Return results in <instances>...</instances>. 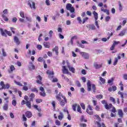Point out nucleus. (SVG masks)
Masks as SVG:
<instances>
[{"label": "nucleus", "mask_w": 127, "mask_h": 127, "mask_svg": "<svg viewBox=\"0 0 127 127\" xmlns=\"http://www.w3.org/2000/svg\"><path fill=\"white\" fill-rule=\"evenodd\" d=\"M120 59H121L120 56H118V57L115 58V61L114 62V63H113V65L114 66H116V65H117V64L119 60H120Z\"/></svg>", "instance_id": "obj_23"}, {"label": "nucleus", "mask_w": 127, "mask_h": 127, "mask_svg": "<svg viewBox=\"0 0 127 127\" xmlns=\"http://www.w3.org/2000/svg\"><path fill=\"white\" fill-rule=\"evenodd\" d=\"M12 22H14V23H15V22H16V21H17V18H16V17H13L12 19Z\"/></svg>", "instance_id": "obj_55"}, {"label": "nucleus", "mask_w": 127, "mask_h": 127, "mask_svg": "<svg viewBox=\"0 0 127 127\" xmlns=\"http://www.w3.org/2000/svg\"><path fill=\"white\" fill-rule=\"evenodd\" d=\"M34 109H36L38 112H41V109L38 108V105H35L33 106Z\"/></svg>", "instance_id": "obj_36"}, {"label": "nucleus", "mask_w": 127, "mask_h": 127, "mask_svg": "<svg viewBox=\"0 0 127 127\" xmlns=\"http://www.w3.org/2000/svg\"><path fill=\"white\" fill-rule=\"evenodd\" d=\"M26 106L29 109L31 108V102L30 101H27L26 102Z\"/></svg>", "instance_id": "obj_30"}, {"label": "nucleus", "mask_w": 127, "mask_h": 127, "mask_svg": "<svg viewBox=\"0 0 127 127\" xmlns=\"http://www.w3.org/2000/svg\"><path fill=\"white\" fill-rule=\"evenodd\" d=\"M114 77L111 78L110 79L108 80V83L111 84L114 82Z\"/></svg>", "instance_id": "obj_44"}, {"label": "nucleus", "mask_w": 127, "mask_h": 127, "mask_svg": "<svg viewBox=\"0 0 127 127\" xmlns=\"http://www.w3.org/2000/svg\"><path fill=\"white\" fill-rule=\"evenodd\" d=\"M86 112L87 113V114H89V115H93V107H92L91 105L88 106V108L86 109Z\"/></svg>", "instance_id": "obj_8"}, {"label": "nucleus", "mask_w": 127, "mask_h": 127, "mask_svg": "<svg viewBox=\"0 0 127 127\" xmlns=\"http://www.w3.org/2000/svg\"><path fill=\"white\" fill-rule=\"evenodd\" d=\"M119 10L120 11H122L123 10V5L122 4V3L121 1L119 2Z\"/></svg>", "instance_id": "obj_37"}, {"label": "nucleus", "mask_w": 127, "mask_h": 127, "mask_svg": "<svg viewBox=\"0 0 127 127\" xmlns=\"http://www.w3.org/2000/svg\"><path fill=\"white\" fill-rule=\"evenodd\" d=\"M28 68L29 70H34L35 69V65L33 64V63H30L29 64Z\"/></svg>", "instance_id": "obj_15"}, {"label": "nucleus", "mask_w": 127, "mask_h": 127, "mask_svg": "<svg viewBox=\"0 0 127 127\" xmlns=\"http://www.w3.org/2000/svg\"><path fill=\"white\" fill-rule=\"evenodd\" d=\"M94 67L95 68V69H100V68H102L103 66V64H100L94 63L93 64Z\"/></svg>", "instance_id": "obj_17"}, {"label": "nucleus", "mask_w": 127, "mask_h": 127, "mask_svg": "<svg viewBox=\"0 0 127 127\" xmlns=\"http://www.w3.org/2000/svg\"><path fill=\"white\" fill-rule=\"evenodd\" d=\"M110 101H111V102H113V104H116V100L115 99V98L111 97L110 98Z\"/></svg>", "instance_id": "obj_46"}, {"label": "nucleus", "mask_w": 127, "mask_h": 127, "mask_svg": "<svg viewBox=\"0 0 127 127\" xmlns=\"http://www.w3.org/2000/svg\"><path fill=\"white\" fill-rule=\"evenodd\" d=\"M46 4H47V5H50V0H46Z\"/></svg>", "instance_id": "obj_61"}, {"label": "nucleus", "mask_w": 127, "mask_h": 127, "mask_svg": "<svg viewBox=\"0 0 127 127\" xmlns=\"http://www.w3.org/2000/svg\"><path fill=\"white\" fill-rule=\"evenodd\" d=\"M101 103L102 104H103V105H104V106L105 105H107L108 104V102H107V101L106 100H102L101 101Z\"/></svg>", "instance_id": "obj_59"}, {"label": "nucleus", "mask_w": 127, "mask_h": 127, "mask_svg": "<svg viewBox=\"0 0 127 127\" xmlns=\"http://www.w3.org/2000/svg\"><path fill=\"white\" fill-rule=\"evenodd\" d=\"M78 106V104H74L72 105V109L74 111V112H76V108Z\"/></svg>", "instance_id": "obj_39"}, {"label": "nucleus", "mask_w": 127, "mask_h": 127, "mask_svg": "<svg viewBox=\"0 0 127 127\" xmlns=\"http://www.w3.org/2000/svg\"><path fill=\"white\" fill-rule=\"evenodd\" d=\"M80 106L82 109H83V110H85V104H84V103H80Z\"/></svg>", "instance_id": "obj_60"}, {"label": "nucleus", "mask_w": 127, "mask_h": 127, "mask_svg": "<svg viewBox=\"0 0 127 127\" xmlns=\"http://www.w3.org/2000/svg\"><path fill=\"white\" fill-rule=\"evenodd\" d=\"M14 42L17 45H19L20 44V41H19V39H18V37L16 36L14 37Z\"/></svg>", "instance_id": "obj_16"}, {"label": "nucleus", "mask_w": 127, "mask_h": 127, "mask_svg": "<svg viewBox=\"0 0 127 127\" xmlns=\"http://www.w3.org/2000/svg\"><path fill=\"white\" fill-rule=\"evenodd\" d=\"M103 95L99 94L96 96V99H103Z\"/></svg>", "instance_id": "obj_43"}, {"label": "nucleus", "mask_w": 127, "mask_h": 127, "mask_svg": "<svg viewBox=\"0 0 127 127\" xmlns=\"http://www.w3.org/2000/svg\"><path fill=\"white\" fill-rule=\"evenodd\" d=\"M77 38V37L76 36H74V37H72L71 38V40H70V43H71V45H73V39H75Z\"/></svg>", "instance_id": "obj_49"}, {"label": "nucleus", "mask_w": 127, "mask_h": 127, "mask_svg": "<svg viewBox=\"0 0 127 127\" xmlns=\"http://www.w3.org/2000/svg\"><path fill=\"white\" fill-rule=\"evenodd\" d=\"M14 70H15V68H14V66H13V65H12L10 67V70L8 69V72L9 73H12V72L14 71Z\"/></svg>", "instance_id": "obj_24"}, {"label": "nucleus", "mask_w": 127, "mask_h": 127, "mask_svg": "<svg viewBox=\"0 0 127 127\" xmlns=\"http://www.w3.org/2000/svg\"><path fill=\"white\" fill-rule=\"evenodd\" d=\"M93 14L95 18V24L96 26L97 27V28L99 29L100 28V26H99V23L98 22V13L96 12V11H94L93 12Z\"/></svg>", "instance_id": "obj_3"}, {"label": "nucleus", "mask_w": 127, "mask_h": 127, "mask_svg": "<svg viewBox=\"0 0 127 127\" xmlns=\"http://www.w3.org/2000/svg\"><path fill=\"white\" fill-rule=\"evenodd\" d=\"M110 19H111V17H110L109 16H107L105 17V21H106V22H108V21H109Z\"/></svg>", "instance_id": "obj_52"}, {"label": "nucleus", "mask_w": 127, "mask_h": 127, "mask_svg": "<svg viewBox=\"0 0 127 127\" xmlns=\"http://www.w3.org/2000/svg\"><path fill=\"white\" fill-rule=\"evenodd\" d=\"M64 118V115L63 114V113L60 112V115L58 116L59 120L60 121H62Z\"/></svg>", "instance_id": "obj_28"}, {"label": "nucleus", "mask_w": 127, "mask_h": 127, "mask_svg": "<svg viewBox=\"0 0 127 127\" xmlns=\"http://www.w3.org/2000/svg\"><path fill=\"white\" fill-rule=\"evenodd\" d=\"M3 110H4V111H7V110H8V104L5 103L3 106Z\"/></svg>", "instance_id": "obj_31"}, {"label": "nucleus", "mask_w": 127, "mask_h": 127, "mask_svg": "<svg viewBox=\"0 0 127 127\" xmlns=\"http://www.w3.org/2000/svg\"><path fill=\"white\" fill-rule=\"evenodd\" d=\"M112 107L113 105L112 104H110L109 105L107 104L104 105V108L106 110H110Z\"/></svg>", "instance_id": "obj_22"}, {"label": "nucleus", "mask_w": 127, "mask_h": 127, "mask_svg": "<svg viewBox=\"0 0 127 127\" xmlns=\"http://www.w3.org/2000/svg\"><path fill=\"white\" fill-rule=\"evenodd\" d=\"M47 74L49 75V78H53V75H54V71L47 70Z\"/></svg>", "instance_id": "obj_14"}, {"label": "nucleus", "mask_w": 127, "mask_h": 127, "mask_svg": "<svg viewBox=\"0 0 127 127\" xmlns=\"http://www.w3.org/2000/svg\"><path fill=\"white\" fill-rule=\"evenodd\" d=\"M77 111L78 112V113L82 114V111H81V107H80V105L79 104H78L77 107Z\"/></svg>", "instance_id": "obj_34"}, {"label": "nucleus", "mask_w": 127, "mask_h": 127, "mask_svg": "<svg viewBox=\"0 0 127 127\" xmlns=\"http://www.w3.org/2000/svg\"><path fill=\"white\" fill-rule=\"evenodd\" d=\"M25 116L27 118H31V117H32V113L30 111H27L25 113Z\"/></svg>", "instance_id": "obj_25"}, {"label": "nucleus", "mask_w": 127, "mask_h": 127, "mask_svg": "<svg viewBox=\"0 0 127 127\" xmlns=\"http://www.w3.org/2000/svg\"><path fill=\"white\" fill-rule=\"evenodd\" d=\"M63 100H59L60 101V104L61 106L62 107H64V106H65V104L67 103V100H66V98L64 96H63Z\"/></svg>", "instance_id": "obj_7"}, {"label": "nucleus", "mask_w": 127, "mask_h": 127, "mask_svg": "<svg viewBox=\"0 0 127 127\" xmlns=\"http://www.w3.org/2000/svg\"><path fill=\"white\" fill-rule=\"evenodd\" d=\"M23 90L24 91H28V87H27V86H23Z\"/></svg>", "instance_id": "obj_63"}, {"label": "nucleus", "mask_w": 127, "mask_h": 127, "mask_svg": "<svg viewBox=\"0 0 127 127\" xmlns=\"http://www.w3.org/2000/svg\"><path fill=\"white\" fill-rule=\"evenodd\" d=\"M0 31L2 36H4L5 37H6L7 36L6 34H7V35H9V36H11L12 35L11 32H10V31H8L5 29L3 30L2 28H0Z\"/></svg>", "instance_id": "obj_1"}, {"label": "nucleus", "mask_w": 127, "mask_h": 127, "mask_svg": "<svg viewBox=\"0 0 127 127\" xmlns=\"http://www.w3.org/2000/svg\"><path fill=\"white\" fill-rule=\"evenodd\" d=\"M80 55L84 58V59H89V54L85 52H80Z\"/></svg>", "instance_id": "obj_9"}, {"label": "nucleus", "mask_w": 127, "mask_h": 127, "mask_svg": "<svg viewBox=\"0 0 127 127\" xmlns=\"http://www.w3.org/2000/svg\"><path fill=\"white\" fill-rule=\"evenodd\" d=\"M28 5H29L30 7L33 9V10H35L36 9V7H35V2L32 0H29L28 2Z\"/></svg>", "instance_id": "obj_4"}, {"label": "nucleus", "mask_w": 127, "mask_h": 127, "mask_svg": "<svg viewBox=\"0 0 127 127\" xmlns=\"http://www.w3.org/2000/svg\"><path fill=\"white\" fill-rule=\"evenodd\" d=\"M66 63L67 64V67L68 68L70 72H72V73H75V68L73 67H71V65H70V63H69V61H66Z\"/></svg>", "instance_id": "obj_6"}, {"label": "nucleus", "mask_w": 127, "mask_h": 127, "mask_svg": "<svg viewBox=\"0 0 127 127\" xmlns=\"http://www.w3.org/2000/svg\"><path fill=\"white\" fill-rule=\"evenodd\" d=\"M118 94L121 95V97L122 99V103H124V93L119 91Z\"/></svg>", "instance_id": "obj_33"}, {"label": "nucleus", "mask_w": 127, "mask_h": 127, "mask_svg": "<svg viewBox=\"0 0 127 127\" xmlns=\"http://www.w3.org/2000/svg\"><path fill=\"white\" fill-rule=\"evenodd\" d=\"M118 44H120V41H114V43L112 46V47L110 48V50H114L115 49V47L116 46V45H118Z\"/></svg>", "instance_id": "obj_10"}, {"label": "nucleus", "mask_w": 127, "mask_h": 127, "mask_svg": "<svg viewBox=\"0 0 127 127\" xmlns=\"http://www.w3.org/2000/svg\"><path fill=\"white\" fill-rule=\"evenodd\" d=\"M87 91L88 92L91 91V90H92V85H91V81L90 80H88L87 83Z\"/></svg>", "instance_id": "obj_13"}, {"label": "nucleus", "mask_w": 127, "mask_h": 127, "mask_svg": "<svg viewBox=\"0 0 127 127\" xmlns=\"http://www.w3.org/2000/svg\"><path fill=\"white\" fill-rule=\"evenodd\" d=\"M91 87L93 90V92L95 93L96 92V85H95V84H92Z\"/></svg>", "instance_id": "obj_41"}, {"label": "nucleus", "mask_w": 127, "mask_h": 127, "mask_svg": "<svg viewBox=\"0 0 127 127\" xmlns=\"http://www.w3.org/2000/svg\"><path fill=\"white\" fill-rule=\"evenodd\" d=\"M118 115L119 116V118H124V112H123V110L119 109L118 110Z\"/></svg>", "instance_id": "obj_18"}, {"label": "nucleus", "mask_w": 127, "mask_h": 127, "mask_svg": "<svg viewBox=\"0 0 127 127\" xmlns=\"http://www.w3.org/2000/svg\"><path fill=\"white\" fill-rule=\"evenodd\" d=\"M88 19H89V18L88 17H86L85 18H84L83 19V20H82V23L84 24V23L85 22H86V21H87V20H88Z\"/></svg>", "instance_id": "obj_51"}, {"label": "nucleus", "mask_w": 127, "mask_h": 127, "mask_svg": "<svg viewBox=\"0 0 127 127\" xmlns=\"http://www.w3.org/2000/svg\"><path fill=\"white\" fill-rule=\"evenodd\" d=\"M126 33H127V29H124L120 32L119 34V36H125V35H126Z\"/></svg>", "instance_id": "obj_20"}, {"label": "nucleus", "mask_w": 127, "mask_h": 127, "mask_svg": "<svg viewBox=\"0 0 127 127\" xmlns=\"http://www.w3.org/2000/svg\"><path fill=\"white\" fill-rule=\"evenodd\" d=\"M66 8L67 10H69L71 13H75V8L72 6V4L70 3L66 4Z\"/></svg>", "instance_id": "obj_2"}, {"label": "nucleus", "mask_w": 127, "mask_h": 127, "mask_svg": "<svg viewBox=\"0 0 127 127\" xmlns=\"http://www.w3.org/2000/svg\"><path fill=\"white\" fill-rule=\"evenodd\" d=\"M14 82L15 83V84H16L18 86H20L21 87H22V86H23L22 84H21V83L17 82L15 80L14 81Z\"/></svg>", "instance_id": "obj_40"}, {"label": "nucleus", "mask_w": 127, "mask_h": 127, "mask_svg": "<svg viewBox=\"0 0 127 127\" xmlns=\"http://www.w3.org/2000/svg\"><path fill=\"white\" fill-rule=\"evenodd\" d=\"M38 62H43V58L42 57H40L38 59Z\"/></svg>", "instance_id": "obj_57"}, {"label": "nucleus", "mask_w": 127, "mask_h": 127, "mask_svg": "<svg viewBox=\"0 0 127 127\" xmlns=\"http://www.w3.org/2000/svg\"><path fill=\"white\" fill-rule=\"evenodd\" d=\"M20 16L22 18H25V16H24V12L21 11L20 12Z\"/></svg>", "instance_id": "obj_38"}, {"label": "nucleus", "mask_w": 127, "mask_h": 127, "mask_svg": "<svg viewBox=\"0 0 127 127\" xmlns=\"http://www.w3.org/2000/svg\"><path fill=\"white\" fill-rule=\"evenodd\" d=\"M2 55H3V56H4V57H6V53H5L4 52V49H2Z\"/></svg>", "instance_id": "obj_50"}, {"label": "nucleus", "mask_w": 127, "mask_h": 127, "mask_svg": "<svg viewBox=\"0 0 127 127\" xmlns=\"http://www.w3.org/2000/svg\"><path fill=\"white\" fill-rule=\"evenodd\" d=\"M63 69V72L64 74H69V70H68V69H67V67L65 65H63L62 66Z\"/></svg>", "instance_id": "obj_12"}, {"label": "nucleus", "mask_w": 127, "mask_h": 127, "mask_svg": "<svg viewBox=\"0 0 127 127\" xmlns=\"http://www.w3.org/2000/svg\"><path fill=\"white\" fill-rule=\"evenodd\" d=\"M88 28L89 30H95V29H96V27L94 26V24H90L89 25Z\"/></svg>", "instance_id": "obj_27"}, {"label": "nucleus", "mask_w": 127, "mask_h": 127, "mask_svg": "<svg viewBox=\"0 0 127 127\" xmlns=\"http://www.w3.org/2000/svg\"><path fill=\"white\" fill-rule=\"evenodd\" d=\"M76 84L77 87H81V83L78 81H77L76 82Z\"/></svg>", "instance_id": "obj_62"}, {"label": "nucleus", "mask_w": 127, "mask_h": 127, "mask_svg": "<svg viewBox=\"0 0 127 127\" xmlns=\"http://www.w3.org/2000/svg\"><path fill=\"white\" fill-rule=\"evenodd\" d=\"M12 105H13V106H14V107L16 106V100H15V99H13L12 101Z\"/></svg>", "instance_id": "obj_47"}, {"label": "nucleus", "mask_w": 127, "mask_h": 127, "mask_svg": "<svg viewBox=\"0 0 127 127\" xmlns=\"http://www.w3.org/2000/svg\"><path fill=\"white\" fill-rule=\"evenodd\" d=\"M0 85L1 87V88H0V90H5V89H9V84L7 83L5 85V84H4V82L3 81H1L0 83Z\"/></svg>", "instance_id": "obj_5"}, {"label": "nucleus", "mask_w": 127, "mask_h": 127, "mask_svg": "<svg viewBox=\"0 0 127 127\" xmlns=\"http://www.w3.org/2000/svg\"><path fill=\"white\" fill-rule=\"evenodd\" d=\"M61 97L63 98L64 96L62 95V93L61 92H60L59 94H58L56 96V98L58 100V101H60V100H61Z\"/></svg>", "instance_id": "obj_26"}, {"label": "nucleus", "mask_w": 127, "mask_h": 127, "mask_svg": "<svg viewBox=\"0 0 127 127\" xmlns=\"http://www.w3.org/2000/svg\"><path fill=\"white\" fill-rule=\"evenodd\" d=\"M77 46L79 47H81V48H84V46L82 44L80 43L79 42H77Z\"/></svg>", "instance_id": "obj_54"}, {"label": "nucleus", "mask_w": 127, "mask_h": 127, "mask_svg": "<svg viewBox=\"0 0 127 127\" xmlns=\"http://www.w3.org/2000/svg\"><path fill=\"white\" fill-rule=\"evenodd\" d=\"M111 37V36H109L108 37L107 39L106 38H103L101 39L102 41H103L104 42H106V41H107V40H109V39H110V38Z\"/></svg>", "instance_id": "obj_42"}, {"label": "nucleus", "mask_w": 127, "mask_h": 127, "mask_svg": "<svg viewBox=\"0 0 127 127\" xmlns=\"http://www.w3.org/2000/svg\"><path fill=\"white\" fill-rule=\"evenodd\" d=\"M80 121H81V122H84V123L87 122V120H86L84 119V116H81V117L80 118Z\"/></svg>", "instance_id": "obj_53"}, {"label": "nucleus", "mask_w": 127, "mask_h": 127, "mask_svg": "<svg viewBox=\"0 0 127 127\" xmlns=\"http://www.w3.org/2000/svg\"><path fill=\"white\" fill-rule=\"evenodd\" d=\"M31 91L32 92H36V93H38V90H37V89L36 88H32Z\"/></svg>", "instance_id": "obj_56"}, {"label": "nucleus", "mask_w": 127, "mask_h": 127, "mask_svg": "<svg viewBox=\"0 0 127 127\" xmlns=\"http://www.w3.org/2000/svg\"><path fill=\"white\" fill-rule=\"evenodd\" d=\"M42 99H36V102L37 103V104H40V103H42Z\"/></svg>", "instance_id": "obj_45"}, {"label": "nucleus", "mask_w": 127, "mask_h": 127, "mask_svg": "<svg viewBox=\"0 0 127 127\" xmlns=\"http://www.w3.org/2000/svg\"><path fill=\"white\" fill-rule=\"evenodd\" d=\"M35 97V95L34 93H31L30 95L31 101H32V99Z\"/></svg>", "instance_id": "obj_58"}, {"label": "nucleus", "mask_w": 127, "mask_h": 127, "mask_svg": "<svg viewBox=\"0 0 127 127\" xmlns=\"http://www.w3.org/2000/svg\"><path fill=\"white\" fill-rule=\"evenodd\" d=\"M25 18H26V20L29 21V22H32V18H31L30 17L26 16Z\"/></svg>", "instance_id": "obj_35"}, {"label": "nucleus", "mask_w": 127, "mask_h": 127, "mask_svg": "<svg viewBox=\"0 0 127 127\" xmlns=\"http://www.w3.org/2000/svg\"><path fill=\"white\" fill-rule=\"evenodd\" d=\"M123 78H124V80H127V74H124Z\"/></svg>", "instance_id": "obj_64"}, {"label": "nucleus", "mask_w": 127, "mask_h": 127, "mask_svg": "<svg viewBox=\"0 0 127 127\" xmlns=\"http://www.w3.org/2000/svg\"><path fill=\"white\" fill-rule=\"evenodd\" d=\"M58 47L57 46H56L55 48L52 49V51H55L56 53V55H58L59 52H58Z\"/></svg>", "instance_id": "obj_29"}, {"label": "nucleus", "mask_w": 127, "mask_h": 127, "mask_svg": "<svg viewBox=\"0 0 127 127\" xmlns=\"http://www.w3.org/2000/svg\"><path fill=\"white\" fill-rule=\"evenodd\" d=\"M55 124L56 126H60L61 125V123L60 121H59V120H56Z\"/></svg>", "instance_id": "obj_48"}, {"label": "nucleus", "mask_w": 127, "mask_h": 127, "mask_svg": "<svg viewBox=\"0 0 127 127\" xmlns=\"http://www.w3.org/2000/svg\"><path fill=\"white\" fill-rule=\"evenodd\" d=\"M37 78V80H36V82L37 83V84H40V85H41V84H42V82H41L42 77H41L40 75H38Z\"/></svg>", "instance_id": "obj_19"}, {"label": "nucleus", "mask_w": 127, "mask_h": 127, "mask_svg": "<svg viewBox=\"0 0 127 127\" xmlns=\"http://www.w3.org/2000/svg\"><path fill=\"white\" fill-rule=\"evenodd\" d=\"M43 45L45 46L46 48H49L50 47V43L47 42H44L43 43Z\"/></svg>", "instance_id": "obj_32"}, {"label": "nucleus", "mask_w": 127, "mask_h": 127, "mask_svg": "<svg viewBox=\"0 0 127 127\" xmlns=\"http://www.w3.org/2000/svg\"><path fill=\"white\" fill-rule=\"evenodd\" d=\"M99 78V80L100 81H99L100 85H102V84H105V83H106V79L105 78H103V77H102L101 76H100Z\"/></svg>", "instance_id": "obj_21"}, {"label": "nucleus", "mask_w": 127, "mask_h": 127, "mask_svg": "<svg viewBox=\"0 0 127 127\" xmlns=\"http://www.w3.org/2000/svg\"><path fill=\"white\" fill-rule=\"evenodd\" d=\"M40 91H41L42 92L40 93V95L42 96V97H45L46 94H45V91L44 90V88L41 86L40 87Z\"/></svg>", "instance_id": "obj_11"}]
</instances>
